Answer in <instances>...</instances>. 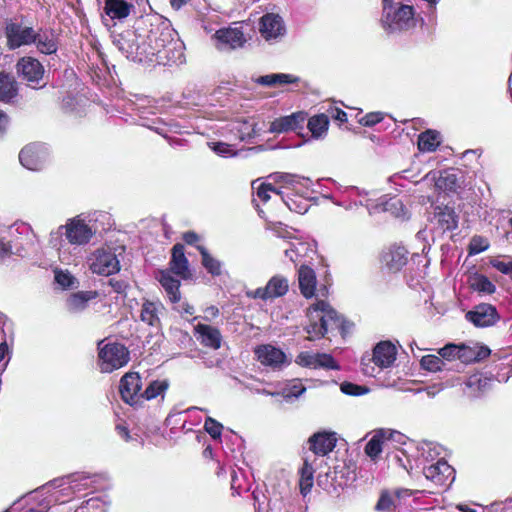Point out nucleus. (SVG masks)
Returning a JSON list of instances; mask_svg holds the SVG:
<instances>
[{"label":"nucleus","mask_w":512,"mask_h":512,"mask_svg":"<svg viewBox=\"0 0 512 512\" xmlns=\"http://www.w3.org/2000/svg\"><path fill=\"white\" fill-rule=\"evenodd\" d=\"M396 348L389 341L378 343L373 350L372 360L379 368H388L396 360Z\"/></svg>","instance_id":"nucleus-27"},{"label":"nucleus","mask_w":512,"mask_h":512,"mask_svg":"<svg viewBox=\"0 0 512 512\" xmlns=\"http://www.w3.org/2000/svg\"><path fill=\"white\" fill-rule=\"evenodd\" d=\"M334 476L332 479L335 483L340 486H347L356 479V474L354 471L349 470L345 465H338L334 468L333 471Z\"/></svg>","instance_id":"nucleus-46"},{"label":"nucleus","mask_w":512,"mask_h":512,"mask_svg":"<svg viewBox=\"0 0 512 512\" xmlns=\"http://www.w3.org/2000/svg\"><path fill=\"white\" fill-rule=\"evenodd\" d=\"M197 250L201 255V261L203 267L213 276H219L222 272V263L218 259L214 258L208 250L202 246L198 245Z\"/></svg>","instance_id":"nucleus-40"},{"label":"nucleus","mask_w":512,"mask_h":512,"mask_svg":"<svg viewBox=\"0 0 512 512\" xmlns=\"http://www.w3.org/2000/svg\"><path fill=\"white\" fill-rule=\"evenodd\" d=\"M418 493L419 490L405 488L383 491L375 508L380 512H409L412 507L410 498Z\"/></svg>","instance_id":"nucleus-5"},{"label":"nucleus","mask_w":512,"mask_h":512,"mask_svg":"<svg viewBox=\"0 0 512 512\" xmlns=\"http://www.w3.org/2000/svg\"><path fill=\"white\" fill-rule=\"evenodd\" d=\"M298 283L301 294L305 298H311L315 294L316 275L312 268L301 265L298 270Z\"/></svg>","instance_id":"nucleus-31"},{"label":"nucleus","mask_w":512,"mask_h":512,"mask_svg":"<svg viewBox=\"0 0 512 512\" xmlns=\"http://www.w3.org/2000/svg\"><path fill=\"white\" fill-rule=\"evenodd\" d=\"M17 72L27 85L33 89H40L45 86L41 84L44 75L43 65L33 57H22L17 65Z\"/></svg>","instance_id":"nucleus-12"},{"label":"nucleus","mask_w":512,"mask_h":512,"mask_svg":"<svg viewBox=\"0 0 512 512\" xmlns=\"http://www.w3.org/2000/svg\"><path fill=\"white\" fill-rule=\"evenodd\" d=\"M435 218L443 230H453L457 227V216L453 209L449 207H438L435 212Z\"/></svg>","instance_id":"nucleus-42"},{"label":"nucleus","mask_w":512,"mask_h":512,"mask_svg":"<svg viewBox=\"0 0 512 512\" xmlns=\"http://www.w3.org/2000/svg\"><path fill=\"white\" fill-rule=\"evenodd\" d=\"M255 127L254 119L238 116L221 127V134L230 141H250L256 135Z\"/></svg>","instance_id":"nucleus-9"},{"label":"nucleus","mask_w":512,"mask_h":512,"mask_svg":"<svg viewBox=\"0 0 512 512\" xmlns=\"http://www.w3.org/2000/svg\"><path fill=\"white\" fill-rule=\"evenodd\" d=\"M94 292H77L67 299V308L70 312L76 313L84 310L89 300L95 298Z\"/></svg>","instance_id":"nucleus-41"},{"label":"nucleus","mask_w":512,"mask_h":512,"mask_svg":"<svg viewBox=\"0 0 512 512\" xmlns=\"http://www.w3.org/2000/svg\"><path fill=\"white\" fill-rule=\"evenodd\" d=\"M35 31L33 27L24 25L22 21L16 19L7 20L4 31L7 47L10 50H15L22 46L33 44L35 41Z\"/></svg>","instance_id":"nucleus-7"},{"label":"nucleus","mask_w":512,"mask_h":512,"mask_svg":"<svg viewBox=\"0 0 512 512\" xmlns=\"http://www.w3.org/2000/svg\"><path fill=\"white\" fill-rule=\"evenodd\" d=\"M138 19L132 29L120 33H112L113 45L128 60L134 62L147 61L145 29H139Z\"/></svg>","instance_id":"nucleus-3"},{"label":"nucleus","mask_w":512,"mask_h":512,"mask_svg":"<svg viewBox=\"0 0 512 512\" xmlns=\"http://www.w3.org/2000/svg\"><path fill=\"white\" fill-rule=\"evenodd\" d=\"M139 29H145L147 61L171 65L185 62V45L170 23L157 15L138 19Z\"/></svg>","instance_id":"nucleus-1"},{"label":"nucleus","mask_w":512,"mask_h":512,"mask_svg":"<svg viewBox=\"0 0 512 512\" xmlns=\"http://www.w3.org/2000/svg\"><path fill=\"white\" fill-rule=\"evenodd\" d=\"M169 387V382L167 380H154L149 383L146 389L142 392V401L143 400H152L161 396L164 397L166 390Z\"/></svg>","instance_id":"nucleus-45"},{"label":"nucleus","mask_w":512,"mask_h":512,"mask_svg":"<svg viewBox=\"0 0 512 512\" xmlns=\"http://www.w3.org/2000/svg\"><path fill=\"white\" fill-rule=\"evenodd\" d=\"M306 391L305 386L300 381H294L283 389V397L286 401L299 398Z\"/></svg>","instance_id":"nucleus-51"},{"label":"nucleus","mask_w":512,"mask_h":512,"mask_svg":"<svg viewBox=\"0 0 512 512\" xmlns=\"http://www.w3.org/2000/svg\"><path fill=\"white\" fill-rule=\"evenodd\" d=\"M490 384L491 378L481 373L470 375L465 381V393L469 397H479L489 389Z\"/></svg>","instance_id":"nucleus-33"},{"label":"nucleus","mask_w":512,"mask_h":512,"mask_svg":"<svg viewBox=\"0 0 512 512\" xmlns=\"http://www.w3.org/2000/svg\"><path fill=\"white\" fill-rule=\"evenodd\" d=\"M69 488L73 492H81L93 486L96 475L90 476L86 473H76L66 478Z\"/></svg>","instance_id":"nucleus-38"},{"label":"nucleus","mask_w":512,"mask_h":512,"mask_svg":"<svg viewBox=\"0 0 512 512\" xmlns=\"http://www.w3.org/2000/svg\"><path fill=\"white\" fill-rule=\"evenodd\" d=\"M383 120V114L381 112H371L363 116L359 123L363 126L372 127Z\"/></svg>","instance_id":"nucleus-61"},{"label":"nucleus","mask_w":512,"mask_h":512,"mask_svg":"<svg viewBox=\"0 0 512 512\" xmlns=\"http://www.w3.org/2000/svg\"><path fill=\"white\" fill-rule=\"evenodd\" d=\"M142 384L137 372H128L120 380V394L122 399L131 406L142 402Z\"/></svg>","instance_id":"nucleus-15"},{"label":"nucleus","mask_w":512,"mask_h":512,"mask_svg":"<svg viewBox=\"0 0 512 512\" xmlns=\"http://www.w3.org/2000/svg\"><path fill=\"white\" fill-rule=\"evenodd\" d=\"M423 474L427 480L438 486L446 485L448 482L450 484L454 480V469L443 459L424 466Z\"/></svg>","instance_id":"nucleus-17"},{"label":"nucleus","mask_w":512,"mask_h":512,"mask_svg":"<svg viewBox=\"0 0 512 512\" xmlns=\"http://www.w3.org/2000/svg\"><path fill=\"white\" fill-rule=\"evenodd\" d=\"M255 355L258 361L273 369H280L287 363L285 353L270 344L260 345L255 348Z\"/></svg>","instance_id":"nucleus-19"},{"label":"nucleus","mask_w":512,"mask_h":512,"mask_svg":"<svg viewBox=\"0 0 512 512\" xmlns=\"http://www.w3.org/2000/svg\"><path fill=\"white\" fill-rule=\"evenodd\" d=\"M288 280L282 276H273L265 287L258 288L254 291V298L263 300L281 297L288 291Z\"/></svg>","instance_id":"nucleus-23"},{"label":"nucleus","mask_w":512,"mask_h":512,"mask_svg":"<svg viewBox=\"0 0 512 512\" xmlns=\"http://www.w3.org/2000/svg\"><path fill=\"white\" fill-rule=\"evenodd\" d=\"M491 265H492V267L497 269L499 272H501L503 274H509L512 276V261L505 262V261L495 259V260L491 261Z\"/></svg>","instance_id":"nucleus-63"},{"label":"nucleus","mask_w":512,"mask_h":512,"mask_svg":"<svg viewBox=\"0 0 512 512\" xmlns=\"http://www.w3.org/2000/svg\"><path fill=\"white\" fill-rule=\"evenodd\" d=\"M259 33L267 42H277L286 34L283 18L276 13H266L259 21Z\"/></svg>","instance_id":"nucleus-13"},{"label":"nucleus","mask_w":512,"mask_h":512,"mask_svg":"<svg viewBox=\"0 0 512 512\" xmlns=\"http://www.w3.org/2000/svg\"><path fill=\"white\" fill-rule=\"evenodd\" d=\"M341 391L347 395L360 396L367 393L368 389L351 382H344L341 384Z\"/></svg>","instance_id":"nucleus-57"},{"label":"nucleus","mask_w":512,"mask_h":512,"mask_svg":"<svg viewBox=\"0 0 512 512\" xmlns=\"http://www.w3.org/2000/svg\"><path fill=\"white\" fill-rule=\"evenodd\" d=\"M435 187L438 190L454 192L459 187L458 177L454 169L440 171L435 178Z\"/></svg>","instance_id":"nucleus-37"},{"label":"nucleus","mask_w":512,"mask_h":512,"mask_svg":"<svg viewBox=\"0 0 512 512\" xmlns=\"http://www.w3.org/2000/svg\"><path fill=\"white\" fill-rule=\"evenodd\" d=\"M307 250V244L298 242L292 244L289 249L285 250V256L288 257L292 262H297L298 258L303 255Z\"/></svg>","instance_id":"nucleus-54"},{"label":"nucleus","mask_w":512,"mask_h":512,"mask_svg":"<svg viewBox=\"0 0 512 512\" xmlns=\"http://www.w3.org/2000/svg\"><path fill=\"white\" fill-rule=\"evenodd\" d=\"M163 313L164 306L160 301L144 299L141 304L139 318L142 323L155 330H159Z\"/></svg>","instance_id":"nucleus-20"},{"label":"nucleus","mask_w":512,"mask_h":512,"mask_svg":"<svg viewBox=\"0 0 512 512\" xmlns=\"http://www.w3.org/2000/svg\"><path fill=\"white\" fill-rule=\"evenodd\" d=\"M158 280L172 303H177L181 300L179 280L172 277L168 271H160Z\"/></svg>","instance_id":"nucleus-34"},{"label":"nucleus","mask_w":512,"mask_h":512,"mask_svg":"<svg viewBox=\"0 0 512 512\" xmlns=\"http://www.w3.org/2000/svg\"><path fill=\"white\" fill-rule=\"evenodd\" d=\"M267 512H287L283 498L277 496L271 498L268 502Z\"/></svg>","instance_id":"nucleus-62"},{"label":"nucleus","mask_w":512,"mask_h":512,"mask_svg":"<svg viewBox=\"0 0 512 512\" xmlns=\"http://www.w3.org/2000/svg\"><path fill=\"white\" fill-rule=\"evenodd\" d=\"M55 281L63 288H70L75 282V278L68 271H55Z\"/></svg>","instance_id":"nucleus-58"},{"label":"nucleus","mask_w":512,"mask_h":512,"mask_svg":"<svg viewBox=\"0 0 512 512\" xmlns=\"http://www.w3.org/2000/svg\"><path fill=\"white\" fill-rule=\"evenodd\" d=\"M195 333L200 343L206 347L217 350L221 347L222 335L218 328L207 324L198 323Z\"/></svg>","instance_id":"nucleus-26"},{"label":"nucleus","mask_w":512,"mask_h":512,"mask_svg":"<svg viewBox=\"0 0 512 512\" xmlns=\"http://www.w3.org/2000/svg\"><path fill=\"white\" fill-rule=\"evenodd\" d=\"M75 512H106V506L101 499L90 498L79 506Z\"/></svg>","instance_id":"nucleus-50"},{"label":"nucleus","mask_w":512,"mask_h":512,"mask_svg":"<svg viewBox=\"0 0 512 512\" xmlns=\"http://www.w3.org/2000/svg\"><path fill=\"white\" fill-rule=\"evenodd\" d=\"M295 362L299 366L309 369H340V366L337 364L335 359L327 353H312L309 351H303L297 355Z\"/></svg>","instance_id":"nucleus-16"},{"label":"nucleus","mask_w":512,"mask_h":512,"mask_svg":"<svg viewBox=\"0 0 512 512\" xmlns=\"http://www.w3.org/2000/svg\"><path fill=\"white\" fill-rule=\"evenodd\" d=\"M489 247V243L486 239L480 236H474L469 245L470 254H479L485 251Z\"/></svg>","instance_id":"nucleus-56"},{"label":"nucleus","mask_w":512,"mask_h":512,"mask_svg":"<svg viewBox=\"0 0 512 512\" xmlns=\"http://www.w3.org/2000/svg\"><path fill=\"white\" fill-rule=\"evenodd\" d=\"M175 306L173 309L180 313L182 316H192L195 312V309L192 305H190L188 302H177L174 303Z\"/></svg>","instance_id":"nucleus-64"},{"label":"nucleus","mask_w":512,"mask_h":512,"mask_svg":"<svg viewBox=\"0 0 512 512\" xmlns=\"http://www.w3.org/2000/svg\"><path fill=\"white\" fill-rule=\"evenodd\" d=\"M308 324L305 331L312 341L325 336L328 331L343 328L344 322L337 312L325 301L320 300L307 310Z\"/></svg>","instance_id":"nucleus-2"},{"label":"nucleus","mask_w":512,"mask_h":512,"mask_svg":"<svg viewBox=\"0 0 512 512\" xmlns=\"http://www.w3.org/2000/svg\"><path fill=\"white\" fill-rule=\"evenodd\" d=\"M170 270L186 279L190 276L189 263L184 253V246L182 244H176L172 248V256L170 260Z\"/></svg>","instance_id":"nucleus-29"},{"label":"nucleus","mask_w":512,"mask_h":512,"mask_svg":"<svg viewBox=\"0 0 512 512\" xmlns=\"http://www.w3.org/2000/svg\"><path fill=\"white\" fill-rule=\"evenodd\" d=\"M386 434L384 429H381L375 433V435L369 440L365 447V453L372 459H375L382 452L383 441L385 440Z\"/></svg>","instance_id":"nucleus-47"},{"label":"nucleus","mask_w":512,"mask_h":512,"mask_svg":"<svg viewBox=\"0 0 512 512\" xmlns=\"http://www.w3.org/2000/svg\"><path fill=\"white\" fill-rule=\"evenodd\" d=\"M329 126V119L325 114L316 115L308 120L307 127L314 138L323 137Z\"/></svg>","instance_id":"nucleus-44"},{"label":"nucleus","mask_w":512,"mask_h":512,"mask_svg":"<svg viewBox=\"0 0 512 512\" xmlns=\"http://www.w3.org/2000/svg\"><path fill=\"white\" fill-rule=\"evenodd\" d=\"M276 183L281 184V188L291 189L296 194H302L312 185L309 178L290 173H275L272 175Z\"/></svg>","instance_id":"nucleus-24"},{"label":"nucleus","mask_w":512,"mask_h":512,"mask_svg":"<svg viewBox=\"0 0 512 512\" xmlns=\"http://www.w3.org/2000/svg\"><path fill=\"white\" fill-rule=\"evenodd\" d=\"M58 232L64 234L72 245H85L93 236L92 229L78 217L69 220L66 225L60 226Z\"/></svg>","instance_id":"nucleus-14"},{"label":"nucleus","mask_w":512,"mask_h":512,"mask_svg":"<svg viewBox=\"0 0 512 512\" xmlns=\"http://www.w3.org/2000/svg\"><path fill=\"white\" fill-rule=\"evenodd\" d=\"M37 50L43 54H53L57 51L58 45L52 32L49 31H35L34 43Z\"/></svg>","instance_id":"nucleus-35"},{"label":"nucleus","mask_w":512,"mask_h":512,"mask_svg":"<svg viewBox=\"0 0 512 512\" xmlns=\"http://www.w3.org/2000/svg\"><path fill=\"white\" fill-rule=\"evenodd\" d=\"M252 188L255 190L257 198L263 203H266L270 199V193H274L280 197L281 201L287 206L289 210L295 211L297 213H303L306 211V209L297 204L295 200L289 196H285L282 190L276 189L272 186V184L261 183L258 186H255L254 182L252 184Z\"/></svg>","instance_id":"nucleus-21"},{"label":"nucleus","mask_w":512,"mask_h":512,"mask_svg":"<svg viewBox=\"0 0 512 512\" xmlns=\"http://www.w3.org/2000/svg\"><path fill=\"white\" fill-rule=\"evenodd\" d=\"M368 212L370 215L377 212H391L396 217H400L403 212V204L401 200L397 198H390L386 201H381L376 204H366Z\"/></svg>","instance_id":"nucleus-36"},{"label":"nucleus","mask_w":512,"mask_h":512,"mask_svg":"<svg viewBox=\"0 0 512 512\" xmlns=\"http://www.w3.org/2000/svg\"><path fill=\"white\" fill-rule=\"evenodd\" d=\"M306 117L307 114L301 111L279 117L271 122L269 131L272 133L295 132L303 128Z\"/></svg>","instance_id":"nucleus-22"},{"label":"nucleus","mask_w":512,"mask_h":512,"mask_svg":"<svg viewBox=\"0 0 512 512\" xmlns=\"http://www.w3.org/2000/svg\"><path fill=\"white\" fill-rule=\"evenodd\" d=\"M466 319L476 327H488L494 325L499 319L496 308L490 304H479L465 315Z\"/></svg>","instance_id":"nucleus-18"},{"label":"nucleus","mask_w":512,"mask_h":512,"mask_svg":"<svg viewBox=\"0 0 512 512\" xmlns=\"http://www.w3.org/2000/svg\"><path fill=\"white\" fill-rule=\"evenodd\" d=\"M314 483V469L305 460L303 467L300 470L299 489L300 493L305 497L310 493Z\"/></svg>","instance_id":"nucleus-43"},{"label":"nucleus","mask_w":512,"mask_h":512,"mask_svg":"<svg viewBox=\"0 0 512 512\" xmlns=\"http://www.w3.org/2000/svg\"><path fill=\"white\" fill-rule=\"evenodd\" d=\"M204 428L212 438L217 439L221 436L223 425L212 417H207Z\"/></svg>","instance_id":"nucleus-53"},{"label":"nucleus","mask_w":512,"mask_h":512,"mask_svg":"<svg viewBox=\"0 0 512 512\" xmlns=\"http://www.w3.org/2000/svg\"><path fill=\"white\" fill-rule=\"evenodd\" d=\"M472 286L475 290L488 294H491L495 291V285L483 275L477 276L474 279Z\"/></svg>","instance_id":"nucleus-52"},{"label":"nucleus","mask_w":512,"mask_h":512,"mask_svg":"<svg viewBox=\"0 0 512 512\" xmlns=\"http://www.w3.org/2000/svg\"><path fill=\"white\" fill-rule=\"evenodd\" d=\"M48 157L49 148L44 143L28 144L19 153L20 163L32 171L41 170Z\"/></svg>","instance_id":"nucleus-11"},{"label":"nucleus","mask_w":512,"mask_h":512,"mask_svg":"<svg viewBox=\"0 0 512 512\" xmlns=\"http://www.w3.org/2000/svg\"><path fill=\"white\" fill-rule=\"evenodd\" d=\"M215 46L218 50L229 51L242 48L247 39L240 22H234L229 27L221 28L214 34Z\"/></svg>","instance_id":"nucleus-10"},{"label":"nucleus","mask_w":512,"mask_h":512,"mask_svg":"<svg viewBox=\"0 0 512 512\" xmlns=\"http://www.w3.org/2000/svg\"><path fill=\"white\" fill-rule=\"evenodd\" d=\"M337 438L334 432H317L309 438L310 449L316 455L325 456L336 446Z\"/></svg>","instance_id":"nucleus-25"},{"label":"nucleus","mask_w":512,"mask_h":512,"mask_svg":"<svg viewBox=\"0 0 512 512\" xmlns=\"http://www.w3.org/2000/svg\"><path fill=\"white\" fill-rule=\"evenodd\" d=\"M90 270L98 275L110 276L119 272L120 261L110 247L98 248L89 258Z\"/></svg>","instance_id":"nucleus-8"},{"label":"nucleus","mask_w":512,"mask_h":512,"mask_svg":"<svg viewBox=\"0 0 512 512\" xmlns=\"http://www.w3.org/2000/svg\"><path fill=\"white\" fill-rule=\"evenodd\" d=\"M458 350V360H460L461 363L477 362L482 359L480 353L477 352V348H472L465 345H458Z\"/></svg>","instance_id":"nucleus-49"},{"label":"nucleus","mask_w":512,"mask_h":512,"mask_svg":"<svg viewBox=\"0 0 512 512\" xmlns=\"http://www.w3.org/2000/svg\"><path fill=\"white\" fill-rule=\"evenodd\" d=\"M130 359L129 351L120 343H107L99 347V366L103 373H110L125 366Z\"/></svg>","instance_id":"nucleus-6"},{"label":"nucleus","mask_w":512,"mask_h":512,"mask_svg":"<svg viewBox=\"0 0 512 512\" xmlns=\"http://www.w3.org/2000/svg\"><path fill=\"white\" fill-rule=\"evenodd\" d=\"M210 147L216 154L223 156V157H229V156L235 155L232 145L227 144V143L215 142V143H211Z\"/></svg>","instance_id":"nucleus-59"},{"label":"nucleus","mask_w":512,"mask_h":512,"mask_svg":"<svg viewBox=\"0 0 512 512\" xmlns=\"http://www.w3.org/2000/svg\"><path fill=\"white\" fill-rule=\"evenodd\" d=\"M18 96V83L9 73L0 72V101L11 104Z\"/></svg>","instance_id":"nucleus-30"},{"label":"nucleus","mask_w":512,"mask_h":512,"mask_svg":"<svg viewBox=\"0 0 512 512\" xmlns=\"http://www.w3.org/2000/svg\"><path fill=\"white\" fill-rule=\"evenodd\" d=\"M421 367L429 372H437L448 369L447 363L436 355L423 356L420 361Z\"/></svg>","instance_id":"nucleus-48"},{"label":"nucleus","mask_w":512,"mask_h":512,"mask_svg":"<svg viewBox=\"0 0 512 512\" xmlns=\"http://www.w3.org/2000/svg\"><path fill=\"white\" fill-rule=\"evenodd\" d=\"M501 365L502 367L499 368V371L495 376L496 380L498 382H507L512 376V358L506 363H502Z\"/></svg>","instance_id":"nucleus-60"},{"label":"nucleus","mask_w":512,"mask_h":512,"mask_svg":"<svg viewBox=\"0 0 512 512\" xmlns=\"http://www.w3.org/2000/svg\"><path fill=\"white\" fill-rule=\"evenodd\" d=\"M382 260L389 270L399 271L407 264L408 251L403 246H392L383 254Z\"/></svg>","instance_id":"nucleus-28"},{"label":"nucleus","mask_w":512,"mask_h":512,"mask_svg":"<svg viewBox=\"0 0 512 512\" xmlns=\"http://www.w3.org/2000/svg\"><path fill=\"white\" fill-rule=\"evenodd\" d=\"M441 137L437 131L427 130L422 132L418 138V148L423 152H432L440 145Z\"/></svg>","instance_id":"nucleus-39"},{"label":"nucleus","mask_w":512,"mask_h":512,"mask_svg":"<svg viewBox=\"0 0 512 512\" xmlns=\"http://www.w3.org/2000/svg\"><path fill=\"white\" fill-rule=\"evenodd\" d=\"M458 345L448 344L439 350V355L444 362H450L458 359Z\"/></svg>","instance_id":"nucleus-55"},{"label":"nucleus","mask_w":512,"mask_h":512,"mask_svg":"<svg viewBox=\"0 0 512 512\" xmlns=\"http://www.w3.org/2000/svg\"><path fill=\"white\" fill-rule=\"evenodd\" d=\"M135 7L127 0H105L104 11L112 20L127 18Z\"/></svg>","instance_id":"nucleus-32"},{"label":"nucleus","mask_w":512,"mask_h":512,"mask_svg":"<svg viewBox=\"0 0 512 512\" xmlns=\"http://www.w3.org/2000/svg\"><path fill=\"white\" fill-rule=\"evenodd\" d=\"M381 26L387 33H396L416 26L413 6L395 3L394 0H382Z\"/></svg>","instance_id":"nucleus-4"}]
</instances>
